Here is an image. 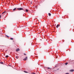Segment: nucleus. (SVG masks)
I'll return each mask as SVG.
<instances>
[{"label":"nucleus","instance_id":"f257e3e1","mask_svg":"<svg viewBox=\"0 0 74 74\" xmlns=\"http://www.w3.org/2000/svg\"><path fill=\"white\" fill-rule=\"evenodd\" d=\"M17 9H18V10H23V9L22 8H17Z\"/></svg>","mask_w":74,"mask_h":74},{"label":"nucleus","instance_id":"f03ea898","mask_svg":"<svg viewBox=\"0 0 74 74\" xmlns=\"http://www.w3.org/2000/svg\"><path fill=\"white\" fill-rule=\"evenodd\" d=\"M27 59V57H26L25 58L23 59V60H26Z\"/></svg>","mask_w":74,"mask_h":74},{"label":"nucleus","instance_id":"7ed1b4c3","mask_svg":"<svg viewBox=\"0 0 74 74\" xmlns=\"http://www.w3.org/2000/svg\"><path fill=\"white\" fill-rule=\"evenodd\" d=\"M70 71L71 72H73L74 71V70L73 69H71L70 70Z\"/></svg>","mask_w":74,"mask_h":74},{"label":"nucleus","instance_id":"20e7f679","mask_svg":"<svg viewBox=\"0 0 74 74\" xmlns=\"http://www.w3.org/2000/svg\"><path fill=\"white\" fill-rule=\"evenodd\" d=\"M19 51V49H17L16 50V51H17V52H18V51Z\"/></svg>","mask_w":74,"mask_h":74},{"label":"nucleus","instance_id":"39448f33","mask_svg":"<svg viewBox=\"0 0 74 74\" xmlns=\"http://www.w3.org/2000/svg\"><path fill=\"white\" fill-rule=\"evenodd\" d=\"M49 16H51V13H49Z\"/></svg>","mask_w":74,"mask_h":74},{"label":"nucleus","instance_id":"423d86ee","mask_svg":"<svg viewBox=\"0 0 74 74\" xmlns=\"http://www.w3.org/2000/svg\"><path fill=\"white\" fill-rule=\"evenodd\" d=\"M16 59H18L19 57L18 56H16Z\"/></svg>","mask_w":74,"mask_h":74},{"label":"nucleus","instance_id":"0eeeda50","mask_svg":"<svg viewBox=\"0 0 74 74\" xmlns=\"http://www.w3.org/2000/svg\"><path fill=\"white\" fill-rule=\"evenodd\" d=\"M16 8H14V9H13V11H15V10H16Z\"/></svg>","mask_w":74,"mask_h":74},{"label":"nucleus","instance_id":"6e6552de","mask_svg":"<svg viewBox=\"0 0 74 74\" xmlns=\"http://www.w3.org/2000/svg\"><path fill=\"white\" fill-rule=\"evenodd\" d=\"M59 26V25H57V26H56L57 28H58V26Z\"/></svg>","mask_w":74,"mask_h":74},{"label":"nucleus","instance_id":"1a4fd4ad","mask_svg":"<svg viewBox=\"0 0 74 74\" xmlns=\"http://www.w3.org/2000/svg\"><path fill=\"white\" fill-rule=\"evenodd\" d=\"M68 64V62H66L65 63V65H67Z\"/></svg>","mask_w":74,"mask_h":74},{"label":"nucleus","instance_id":"9d476101","mask_svg":"<svg viewBox=\"0 0 74 74\" xmlns=\"http://www.w3.org/2000/svg\"><path fill=\"white\" fill-rule=\"evenodd\" d=\"M5 57H6V58H8V56L6 55V56Z\"/></svg>","mask_w":74,"mask_h":74},{"label":"nucleus","instance_id":"9b49d317","mask_svg":"<svg viewBox=\"0 0 74 74\" xmlns=\"http://www.w3.org/2000/svg\"><path fill=\"white\" fill-rule=\"evenodd\" d=\"M26 12H28V10H27V9H26Z\"/></svg>","mask_w":74,"mask_h":74},{"label":"nucleus","instance_id":"f8f14e48","mask_svg":"<svg viewBox=\"0 0 74 74\" xmlns=\"http://www.w3.org/2000/svg\"><path fill=\"white\" fill-rule=\"evenodd\" d=\"M1 64H3L4 63L3 62H0Z\"/></svg>","mask_w":74,"mask_h":74},{"label":"nucleus","instance_id":"ddd939ff","mask_svg":"<svg viewBox=\"0 0 74 74\" xmlns=\"http://www.w3.org/2000/svg\"><path fill=\"white\" fill-rule=\"evenodd\" d=\"M5 11L4 12L2 13V14H4V13H5Z\"/></svg>","mask_w":74,"mask_h":74},{"label":"nucleus","instance_id":"4468645a","mask_svg":"<svg viewBox=\"0 0 74 74\" xmlns=\"http://www.w3.org/2000/svg\"><path fill=\"white\" fill-rule=\"evenodd\" d=\"M13 38H10V40H13Z\"/></svg>","mask_w":74,"mask_h":74},{"label":"nucleus","instance_id":"2eb2a0df","mask_svg":"<svg viewBox=\"0 0 74 74\" xmlns=\"http://www.w3.org/2000/svg\"><path fill=\"white\" fill-rule=\"evenodd\" d=\"M24 72H25V73H28L27 72H26V71H24Z\"/></svg>","mask_w":74,"mask_h":74},{"label":"nucleus","instance_id":"dca6fc26","mask_svg":"<svg viewBox=\"0 0 74 74\" xmlns=\"http://www.w3.org/2000/svg\"><path fill=\"white\" fill-rule=\"evenodd\" d=\"M51 69L50 68H49V67H48V68H47V69Z\"/></svg>","mask_w":74,"mask_h":74},{"label":"nucleus","instance_id":"f3484780","mask_svg":"<svg viewBox=\"0 0 74 74\" xmlns=\"http://www.w3.org/2000/svg\"><path fill=\"white\" fill-rule=\"evenodd\" d=\"M65 74H69L68 73H66Z\"/></svg>","mask_w":74,"mask_h":74},{"label":"nucleus","instance_id":"a211bd4d","mask_svg":"<svg viewBox=\"0 0 74 74\" xmlns=\"http://www.w3.org/2000/svg\"><path fill=\"white\" fill-rule=\"evenodd\" d=\"M1 15H0V18H1Z\"/></svg>","mask_w":74,"mask_h":74},{"label":"nucleus","instance_id":"6ab92c4d","mask_svg":"<svg viewBox=\"0 0 74 74\" xmlns=\"http://www.w3.org/2000/svg\"><path fill=\"white\" fill-rule=\"evenodd\" d=\"M7 36V37H9V36Z\"/></svg>","mask_w":74,"mask_h":74},{"label":"nucleus","instance_id":"aec40b11","mask_svg":"<svg viewBox=\"0 0 74 74\" xmlns=\"http://www.w3.org/2000/svg\"><path fill=\"white\" fill-rule=\"evenodd\" d=\"M24 55H26V54L25 53H24Z\"/></svg>","mask_w":74,"mask_h":74},{"label":"nucleus","instance_id":"412c9836","mask_svg":"<svg viewBox=\"0 0 74 74\" xmlns=\"http://www.w3.org/2000/svg\"><path fill=\"white\" fill-rule=\"evenodd\" d=\"M23 11H25V10H23Z\"/></svg>","mask_w":74,"mask_h":74},{"label":"nucleus","instance_id":"4be33fe9","mask_svg":"<svg viewBox=\"0 0 74 74\" xmlns=\"http://www.w3.org/2000/svg\"><path fill=\"white\" fill-rule=\"evenodd\" d=\"M33 74H35V73H33Z\"/></svg>","mask_w":74,"mask_h":74}]
</instances>
